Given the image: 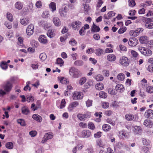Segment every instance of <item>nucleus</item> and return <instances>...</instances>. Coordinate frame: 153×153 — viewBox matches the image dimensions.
I'll return each instance as SVG.
<instances>
[{
	"label": "nucleus",
	"instance_id": "nucleus-1",
	"mask_svg": "<svg viewBox=\"0 0 153 153\" xmlns=\"http://www.w3.org/2000/svg\"><path fill=\"white\" fill-rule=\"evenodd\" d=\"M70 75L73 78H78L81 76L82 73L78 69L74 67H71L69 71Z\"/></svg>",
	"mask_w": 153,
	"mask_h": 153
},
{
	"label": "nucleus",
	"instance_id": "nucleus-2",
	"mask_svg": "<svg viewBox=\"0 0 153 153\" xmlns=\"http://www.w3.org/2000/svg\"><path fill=\"white\" fill-rule=\"evenodd\" d=\"M138 49L142 54L146 56H149L152 53V51L149 48L146 47L139 46Z\"/></svg>",
	"mask_w": 153,
	"mask_h": 153
},
{
	"label": "nucleus",
	"instance_id": "nucleus-3",
	"mask_svg": "<svg viewBox=\"0 0 153 153\" xmlns=\"http://www.w3.org/2000/svg\"><path fill=\"white\" fill-rule=\"evenodd\" d=\"M143 22L145 23V26L147 28H153V18H144L143 19Z\"/></svg>",
	"mask_w": 153,
	"mask_h": 153
},
{
	"label": "nucleus",
	"instance_id": "nucleus-4",
	"mask_svg": "<svg viewBox=\"0 0 153 153\" xmlns=\"http://www.w3.org/2000/svg\"><path fill=\"white\" fill-rule=\"evenodd\" d=\"M91 116V112L88 111L84 114L79 113L77 115L78 119L81 121L85 120L86 119L90 118Z\"/></svg>",
	"mask_w": 153,
	"mask_h": 153
},
{
	"label": "nucleus",
	"instance_id": "nucleus-5",
	"mask_svg": "<svg viewBox=\"0 0 153 153\" xmlns=\"http://www.w3.org/2000/svg\"><path fill=\"white\" fill-rule=\"evenodd\" d=\"M13 87L12 82L10 81H7L2 86L4 90L7 93H9Z\"/></svg>",
	"mask_w": 153,
	"mask_h": 153
},
{
	"label": "nucleus",
	"instance_id": "nucleus-6",
	"mask_svg": "<svg viewBox=\"0 0 153 153\" xmlns=\"http://www.w3.org/2000/svg\"><path fill=\"white\" fill-rule=\"evenodd\" d=\"M138 43V40L135 37H132L129 38L128 42V44L131 47H135Z\"/></svg>",
	"mask_w": 153,
	"mask_h": 153
},
{
	"label": "nucleus",
	"instance_id": "nucleus-7",
	"mask_svg": "<svg viewBox=\"0 0 153 153\" xmlns=\"http://www.w3.org/2000/svg\"><path fill=\"white\" fill-rule=\"evenodd\" d=\"M73 98L74 100L82 99L83 98V93L80 92L75 91L73 94Z\"/></svg>",
	"mask_w": 153,
	"mask_h": 153
},
{
	"label": "nucleus",
	"instance_id": "nucleus-8",
	"mask_svg": "<svg viewBox=\"0 0 153 153\" xmlns=\"http://www.w3.org/2000/svg\"><path fill=\"white\" fill-rule=\"evenodd\" d=\"M144 117L147 119H153V110L151 109L146 110L144 114Z\"/></svg>",
	"mask_w": 153,
	"mask_h": 153
},
{
	"label": "nucleus",
	"instance_id": "nucleus-9",
	"mask_svg": "<svg viewBox=\"0 0 153 153\" xmlns=\"http://www.w3.org/2000/svg\"><path fill=\"white\" fill-rule=\"evenodd\" d=\"M129 59L125 56H122L120 58V63L122 65L124 66H127L129 65Z\"/></svg>",
	"mask_w": 153,
	"mask_h": 153
},
{
	"label": "nucleus",
	"instance_id": "nucleus-10",
	"mask_svg": "<svg viewBox=\"0 0 153 153\" xmlns=\"http://www.w3.org/2000/svg\"><path fill=\"white\" fill-rule=\"evenodd\" d=\"M34 27L33 25L31 24L29 25L27 27L26 32L27 35L31 36L34 32Z\"/></svg>",
	"mask_w": 153,
	"mask_h": 153
},
{
	"label": "nucleus",
	"instance_id": "nucleus-11",
	"mask_svg": "<svg viewBox=\"0 0 153 153\" xmlns=\"http://www.w3.org/2000/svg\"><path fill=\"white\" fill-rule=\"evenodd\" d=\"M81 24V22L78 21L72 22L71 25L74 30H78Z\"/></svg>",
	"mask_w": 153,
	"mask_h": 153
},
{
	"label": "nucleus",
	"instance_id": "nucleus-12",
	"mask_svg": "<svg viewBox=\"0 0 153 153\" xmlns=\"http://www.w3.org/2000/svg\"><path fill=\"white\" fill-rule=\"evenodd\" d=\"M79 105V102L77 101H74L72 102L69 105L68 107V111L71 112L72 111L74 108L76 107Z\"/></svg>",
	"mask_w": 153,
	"mask_h": 153
},
{
	"label": "nucleus",
	"instance_id": "nucleus-13",
	"mask_svg": "<svg viewBox=\"0 0 153 153\" xmlns=\"http://www.w3.org/2000/svg\"><path fill=\"white\" fill-rule=\"evenodd\" d=\"M53 137V135L52 133H46L43 138V139L42 141V143H44L48 140L51 139Z\"/></svg>",
	"mask_w": 153,
	"mask_h": 153
},
{
	"label": "nucleus",
	"instance_id": "nucleus-14",
	"mask_svg": "<svg viewBox=\"0 0 153 153\" xmlns=\"http://www.w3.org/2000/svg\"><path fill=\"white\" fill-rule=\"evenodd\" d=\"M143 125L148 128H152L153 127V123L150 119L145 120L143 122Z\"/></svg>",
	"mask_w": 153,
	"mask_h": 153
},
{
	"label": "nucleus",
	"instance_id": "nucleus-15",
	"mask_svg": "<svg viewBox=\"0 0 153 153\" xmlns=\"http://www.w3.org/2000/svg\"><path fill=\"white\" fill-rule=\"evenodd\" d=\"M30 20L28 17H24L20 19V22L22 25L26 26L30 22Z\"/></svg>",
	"mask_w": 153,
	"mask_h": 153
},
{
	"label": "nucleus",
	"instance_id": "nucleus-16",
	"mask_svg": "<svg viewBox=\"0 0 153 153\" xmlns=\"http://www.w3.org/2000/svg\"><path fill=\"white\" fill-rule=\"evenodd\" d=\"M39 40L42 44H46L48 42V40L45 36L43 35H41L39 38Z\"/></svg>",
	"mask_w": 153,
	"mask_h": 153
},
{
	"label": "nucleus",
	"instance_id": "nucleus-17",
	"mask_svg": "<svg viewBox=\"0 0 153 153\" xmlns=\"http://www.w3.org/2000/svg\"><path fill=\"white\" fill-rule=\"evenodd\" d=\"M115 89L116 91L120 93L122 92L125 90L124 86L121 84H117L115 87Z\"/></svg>",
	"mask_w": 153,
	"mask_h": 153
},
{
	"label": "nucleus",
	"instance_id": "nucleus-18",
	"mask_svg": "<svg viewBox=\"0 0 153 153\" xmlns=\"http://www.w3.org/2000/svg\"><path fill=\"white\" fill-rule=\"evenodd\" d=\"M115 13L113 11H110L108 12L107 15H105L104 16V18L105 19H109L114 16Z\"/></svg>",
	"mask_w": 153,
	"mask_h": 153
},
{
	"label": "nucleus",
	"instance_id": "nucleus-19",
	"mask_svg": "<svg viewBox=\"0 0 153 153\" xmlns=\"http://www.w3.org/2000/svg\"><path fill=\"white\" fill-rule=\"evenodd\" d=\"M58 79L62 84L67 85L69 83L68 79L64 77H58Z\"/></svg>",
	"mask_w": 153,
	"mask_h": 153
},
{
	"label": "nucleus",
	"instance_id": "nucleus-20",
	"mask_svg": "<svg viewBox=\"0 0 153 153\" xmlns=\"http://www.w3.org/2000/svg\"><path fill=\"white\" fill-rule=\"evenodd\" d=\"M91 132L89 130H84L82 131V136L84 138H87L91 135Z\"/></svg>",
	"mask_w": 153,
	"mask_h": 153
},
{
	"label": "nucleus",
	"instance_id": "nucleus-21",
	"mask_svg": "<svg viewBox=\"0 0 153 153\" xmlns=\"http://www.w3.org/2000/svg\"><path fill=\"white\" fill-rule=\"evenodd\" d=\"M139 40L141 44H146L148 42V37L146 36H142L140 37Z\"/></svg>",
	"mask_w": 153,
	"mask_h": 153
},
{
	"label": "nucleus",
	"instance_id": "nucleus-22",
	"mask_svg": "<svg viewBox=\"0 0 153 153\" xmlns=\"http://www.w3.org/2000/svg\"><path fill=\"white\" fill-rule=\"evenodd\" d=\"M116 56L114 54H109L107 56V60L109 62H114L116 59Z\"/></svg>",
	"mask_w": 153,
	"mask_h": 153
},
{
	"label": "nucleus",
	"instance_id": "nucleus-23",
	"mask_svg": "<svg viewBox=\"0 0 153 153\" xmlns=\"http://www.w3.org/2000/svg\"><path fill=\"white\" fill-rule=\"evenodd\" d=\"M49 7L52 12H54L56 10V3L53 2H51L49 5Z\"/></svg>",
	"mask_w": 153,
	"mask_h": 153
},
{
	"label": "nucleus",
	"instance_id": "nucleus-24",
	"mask_svg": "<svg viewBox=\"0 0 153 153\" xmlns=\"http://www.w3.org/2000/svg\"><path fill=\"white\" fill-rule=\"evenodd\" d=\"M91 29V30L92 32H99L100 30L99 27L96 25L94 23L93 24Z\"/></svg>",
	"mask_w": 153,
	"mask_h": 153
},
{
	"label": "nucleus",
	"instance_id": "nucleus-25",
	"mask_svg": "<svg viewBox=\"0 0 153 153\" xmlns=\"http://www.w3.org/2000/svg\"><path fill=\"white\" fill-rule=\"evenodd\" d=\"M47 34L48 36L50 38L53 37L55 35L54 30L53 29H49L48 30Z\"/></svg>",
	"mask_w": 153,
	"mask_h": 153
},
{
	"label": "nucleus",
	"instance_id": "nucleus-26",
	"mask_svg": "<svg viewBox=\"0 0 153 153\" xmlns=\"http://www.w3.org/2000/svg\"><path fill=\"white\" fill-rule=\"evenodd\" d=\"M53 22L56 26H60L61 24L60 19L57 17H54L53 18Z\"/></svg>",
	"mask_w": 153,
	"mask_h": 153
},
{
	"label": "nucleus",
	"instance_id": "nucleus-27",
	"mask_svg": "<svg viewBox=\"0 0 153 153\" xmlns=\"http://www.w3.org/2000/svg\"><path fill=\"white\" fill-rule=\"evenodd\" d=\"M32 118L33 119L38 122H41L42 121V117L37 114H34L33 115Z\"/></svg>",
	"mask_w": 153,
	"mask_h": 153
},
{
	"label": "nucleus",
	"instance_id": "nucleus-28",
	"mask_svg": "<svg viewBox=\"0 0 153 153\" xmlns=\"http://www.w3.org/2000/svg\"><path fill=\"white\" fill-rule=\"evenodd\" d=\"M95 88L98 90H102L104 88L103 84L101 82H98L96 84Z\"/></svg>",
	"mask_w": 153,
	"mask_h": 153
},
{
	"label": "nucleus",
	"instance_id": "nucleus-29",
	"mask_svg": "<svg viewBox=\"0 0 153 153\" xmlns=\"http://www.w3.org/2000/svg\"><path fill=\"white\" fill-rule=\"evenodd\" d=\"M15 6L16 8L19 10H21L23 7V3L20 1H17L15 3Z\"/></svg>",
	"mask_w": 153,
	"mask_h": 153
},
{
	"label": "nucleus",
	"instance_id": "nucleus-30",
	"mask_svg": "<svg viewBox=\"0 0 153 153\" xmlns=\"http://www.w3.org/2000/svg\"><path fill=\"white\" fill-rule=\"evenodd\" d=\"M21 110L22 113L25 115H28L30 113L29 108L26 106L22 107Z\"/></svg>",
	"mask_w": 153,
	"mask_h": 153
},
{
	"label": "nucleus",
	"instance_id": "nucleus-31",
	"mask_svg": "<svg viewBox=\"0 0 153 153\" xmlns=\"http://www.w3.org/2000/svg\"><path fill=\"white\" fill-rule=\"evenodd\" d=\"M102 113L101 112H99V113L97 112L95 114V116L96 117H98V118H96L95 120L97 122H100L101 120V118L102 117L101 114Z\"/></svg>",
	"mask_w": 153,
	"mask_h": 153
},
{
	"label": "nucleus",
	"instance_id": "nucleus-32",
	"mask_svg": "<svg viewBox=\"0 0 153 153\" xmlns=\"http://www.w3.org/2000/svg\"><path fill=\"white\" fill-rule=\"evenodd\" d=\"M94 52L96 55L98 56L101 55L103 53L102 49L100 48L96 49Z\"/></svg>",
	"mask_w": 153,
	"mask_h": 153
},
{
	"label": "nucleus",
	"instance_id": "nucleus-33",
	"mask_svg": "<svg viewBox=\"0 0 153 153\" xmlns=\"http://www.w3.org/2000/svg\"><path fill=\"white\" fill-rule=\"evenodd\" d=\"M103 130L105 131H110L111 129V126L108 124H105L102 126Z\"/></svg>",
	"mask_w": 153,
	"mask_h": 153
},
{
	"label": "nucleus",
	"instance_id": "nucleus-34",
	"mask_svg": "<svg viewBox=\"0 0 153 153\" xmlns=\"http://www.w3.org/2000/svg\"><path fill=\"white\" fill-rule=\"evenodd\" d=\"M59 13L62 16H65L67 14V10L64 9L62 8L59 10Z\"/></svg>",
	"mask_w": 153,
	"mask_h": 153
},
{
	"label": "nucleus",
	"instance_id": "nucleus-35",
	"mask_svg": "<svg viewBox=\"0 0 153 153\" xmlns=\"http://www.w3.org/2000/svg\"><path fill=\"white\" fill-rule=\"evenodd\" d=\"M96 143L97 146L99 147L103 148L104 146L102 140L100 139H98L96 140Z\"/></svg>",
	"mask_w": 153,
	"mask_h": 153
},
{
	"label": "nucleus",
	"instance_id": "nucleus-36",
	"mask_svg": "<svg viewBox=\"0 0 153 153\" xmlns=\"http://www.w3.org/2000/svg\"><path fill=\"white\" fill-rule=\"evenodd\" d=\"M18 44L19 46L22 47L23 46V40L24 39L22 37H19L18 39Z\"/></svg>",
	"mask_w": 153,
	"mask_h": 153
},
{
	"label": "nucleus",
	"instance_id": "nucleus-37",
	"mask_svg": "<svg viewBox=\"0 0 153 153\" xmlns=\"http://www.w3.org/2000/svg\"><path fill=\"white\" fill-rule=\"evenodd\" d=\"M94 78L96 80L99 81H102L104 79V77L102 75L100 74H98L95 76Z\"/></svg>",
	"mask_w": 153,
	"mask_h": 153
},
{
	"label": "nucleus",
	"instance_id": "nucleus-38",
	"mask_svg": "<svg viewBox=\"0 0 153 153\" xmlns=\"http://www.w3.org/2000/svg\"><path fill=\"white\" fill-rule=\"evenodd\" d=\"M6 17L7 19L10 22H12L13 20V16L12 14L9 12L7 13Z\"/></svg>",
	"mask_w": 153,
	"mask_h": 153
},
{
	"label": "nucleus",
	"instance_id": "nucleus-39",
	"mask_svg": "<svg viewBox=\"0 0 153 153\" xmlns=\"http://www.w3.org/2000/svg\"><path fill=\"white\" fill-rule=\"evenodd\" d=\"M127 120L130 121L132 120L134 118V116L130 114H127L125 116Z\"/></svg>",
	"mask_w": 153,
	"mask_h": 153
},
{
	"label": "nucleus",
	"instance_id": "nucleus-40",
	"mask_svg": "<svg viewBox=\"0 0 153 153\" xmlns=\"http://www.w3.org/2000/svg\"><path fill=\"white\" fill-rule=\"evenodd\" d=\"M17 123L20 124L22 126H26V123L24 120L19 119L17 120Z\"/></svg>",
	"mask_w": 153,
	"mask_h": 153
},
{
	"label": "nucleus",
	"instance_id": "nucleus-41",
	"mask_svg": "<svg viewBox=\"0 0 153 153\" xmlns=\"http://www.w3.org/2000/svg\"><path fill=\"white\" fill-rule=\"evenodd\" d=\"M83 5L84 6V13L85 14L87 13L90 9V7L89 5L85 4H83Z\"/></svg>",
	"mask_w": 153,
	"mask_h": 153
},
{
	"label": "nucleus",
	"instance_id": "nucleus-42",
	"mask_svg": "<svg viewBox=\"0 0 153 153\" xmlns=\"http://www.w3.org/2000/svg\"><path fill=\"white\" fill-rule=\"evenodd\" d=\"M99 97L102 98H105L107 97V94L105 92L100 91L99 93Z\"/></svg>",
	"mask_w": 153,
	"mask_h": 153
},
{
	"label": "nucleus",
	"instance_id": "nucleus-43",
	"mask_svg": "<svg viewBox=\"0 0 153 153\" xmlns=\"http://www.w3.org/2000/svg\"><path fill=\"white\" fill-rule=\"evenodd\" d=\"M5 146L8 149H12L13 147V143L11 142L7 143L5 144Z\"/></svg>",
	"mask_w": 153,
	"mask_h": 153
},
{
	"label": "nucleus",
	"instance_id": "nucleus-44",
	"mask_svg": "<svg viewBox=\"0 0 153 153\" xmlns=\"http://www.w3.org/2000/svg\"><path fill=\"white\" fill-rule=\"evenodd\" d=\"M56 63L57 64L60 65V66H62L63 65L64 62L62 58H59L56 59Z\"/></svg>",
	"mask_w": 153,
	"mask_h": 153
},
{
	"label": "nucleus",
	"instance_id": "nucleus-45",
	"mask_svg": "<svg viewBox=\"0 0 153 153\" xmlns=\"http://www.w3.org/2000/svg\"><path fill=\"white\" fill-rule=\"evenodd\" d=\"M74 65L76 66H81L83 65V62L80 60H77L74 63Z\"/></svg>",
	"mask_w": 153,
	"mask_h": 153
},
{
	"label": "nucleus",
	"instance_id": "nucleus-46",
	"mask_svg": "<svg viewBox=\"0 0 153 153\" xmlns=\"http://www.w3.org/2000/svg\"><path fill=\"white\" fill-rule=\"evenodd\" d=\"M0 66L1 68L4 70H6L8 68L7 63H6V62L4 61L2 62L1 63Z\"/></svg>",
	"mask_w": 153,
	"mask_h": 153
},
{
	"label": "nucleus",
	"instance_id": "nucleus-47",
	"mask_svg": "<svg viewBox=\"0 0 153 153\" xmlns=\"http://www.w3.org/2000/svg\"><path fill=\"white\" fill-rule=\"evenodd\" d=\"M117 78L119 80L122 81L125 78V75L123 73H120L118 74Z\"/></svg>",
	"mask_w": 153,
	"mask_h": 153
},
{
	"label": "nucleus",
	"instance_id": "nucleus-48",
	"mask_svg": "<svg viewBox=\"0 0 153 153\" xmlns=\"http://www.w3.org/2000/svg\"><path fill=\"white\" fill-rule=\"evenodd\" d=\"M40 108L39 105L36 106L34 103H32L31 106V108L32 109L33 111L37 110L38 108Z\"/></svg>",
	"mask_w": 153,
	"mask_h": 153
},
{
	"label": "nucleus",
	"instance_id": "nucleus-49",
	"mask_svg": "<svg viewBox=\"0 0 153 153\" xmlns=\"http://www.w3.org/2000/svg\"><path fill=\"white\" fill-rule=\"evenodd\" d=\"M39 57L41 60L44 61L46 59L47 56L45 53H42L40 54Z\"/></svg>",
	"mask_w": 153,
	"mask_h": 153
},
{
	"label": "nucleus",
	"instance_id": "nucleus-50",
	"mask_svg": "<svg viewBox=\"0 0 153 153\" xmlns=\"http://www.w3.org/2000/svg\"><path fill=\"white\" fill-rule=\"evenodd\" d=\"M146 91L149 93L151 94L153 93V87L149 86L146 87Z\"/></svg>",
	"mask_w": 153,
	"mask_h": 153
},
{
	"label": "nucleus",
	"instance_id": "nucleus-51",
	"mask_svg": "<svg viewBox=\"0 0 153 153\" xmlns=\"http://www.w3.org/2000/svg\"><path fill=\"white\" fill-rule=\"evenodd\" d=\"M66 102L65 100L64 99H62L61 101L60 104L59 105L60 108L62 109L65 106Z\"/></svg>",
	"mask_w": 153,
	"mask_h": 153
},
{
	"label": "nucleus",
	"instance_id": "nucleus-52",
	"mask_svg": "<svg viewBox=\"0 0 153 153\" xmlns=\"http://www.w3.org/2000/svg\"><path fill=\"white\" fill-rule=\"evenodd\" d=\"M44 23L45 24L44 25V27L45 29H48L49 27V26L48 25V24L47 23H45L44 22V21L42 20L41 21H40L39 22V25H42V24H43Z\"/></svg>",
	"mask_w": 153,
	"mask_h": 153
},
{
	"label": "nucleus",
	"instance_id": "nucleus-53",
	"mask_svg": "<svg viewBox=\"0 0 153 153\" xmlns=\"http://www.w3.org/2000/svg\"><path fill=\"white\" fill-rule=\"evenodd\" d=\"M108 93L111 95H115L116 94V93L113 88H108Z\"/></svg>",
	"mask_w": 153,
	"mask_h": 153
},
{
	"label": "nucleus",
	"instance_id": "nucleus-54",
	"mask_svg": "<svg viewBox=\"0 0 153 153\" xmlns=\"http://www.w3.org/2000/svg\"><path fill=\"white\" fill-rule=\"evenodd\" d=\"M128 5L130 7H133L136 5L134 0H129Z\"/></svg>",
	"mask_w": 153,
	"mask_h": 153
},
{
	"label": "nucleus",
	"instance_id": "nucleus-55",
	"mask_svg": "<svg viewBox=\"0 0 153 153\" xmlns=\"http://www.w3.org/2000/svg\"><path fill=\"white\" fill-rule=\"evenodd\" d=\"M30 44L32 46H33L36 47H37L39 46L38 42L34 40H32L30 42Z\"/></svg>",
	"mask_w": 153,
	"mask_h": 153
},
{
	"label": "nucleus",
	"instance_id": "nucleus-56",
	"mask_svg": "<svg viewBox=\"0 0 153 153\" xmlns=\"http://www.w3.org/2000/svg\"><path fill=\"white\" fill-rule=\"evenodd\" d=\"M131 55L134 58H137L138 56V53L134 50H131Z\"/></svg>",
	"mask_w": 153,
	"mask_h": 153
},
{
	"label": "nucleus",
	"instance_id": "nucleus-57",
	"mask_svg": "<svg viewBox=\"0 0 153 153\" xmlns=\"http://www.w3.org/2000/svg\"><path fill=\"white\" fill-rule=\"evenodd\" d=\"M119 47L120 50L121 51H126L127 50L126 47L123 45L120 44L119 45Z\"/></svg>",
	"mask_w": 153,
	"mask_h": 153
},
{
	"label": "nucleus",
	"instance_id": "nucleus-58",
	"mask_svg": "<svg viewBox=\"0 0 153 153\" xmlns=\"http://www.w3.org/2000/svg\"><path fill=\"white\" fill-rule=\"evenodd\" d=\"M88 128H89L94 130L95 128V126L94 124L92 122H90L88 124Z\"/></svg>",
	"mask_w": 153,
	"mask_h": 153
},
{
	"label": "nucleus",
	"instance_id": "nucleus-59",
	"mask_svg": "<svg viewBox=\"0 0 153 153\" xmlns=\"http://www.w3.org/2000/svg\"><path fill=\"white\" fill-rule=\"evenodd\" d=\"M86 79L85 77H82L79 80V84L80 85L83 84L86 81Z\"/></svg>",
	"mask_w": 153,
	"mask_h": 153
},
{
	"label": "nucleus",
	"instance_id": "nucleus-60",
	"mask_svg": "<svg viewBox=\"0 0 153 153\" xmlns=\"http://www.w3.org/2000/svg\"><path fill=\"white\" fill-rule=\"evenodd\" d=\"M102 106L103 108H107L109 107V103L106 102H102Z\"/></svg>",
	"mask_w": 153,
	"mask_h": 153
},
{
	"label": "nucleus",
	"instance_id": "nucleus-61",
	"mask_svg": "<svg viewBox=\"0 0 153 153\" xmlns=\"http://www.w3.org/2000/svg\"><path fill=\"white\" fill-rule=\"evenodd\" d=\"M93 101L92 100L88 99L86 102V104L87 107H89L92 105Z\"/></svg>",
	"mask_w": 153,
	"mask_h": 153
},
{
	"label": "nucleus",
	"instance_id": "nucleus-62",
	"mask_svg": "<svg viewBox=\"0 0 153 153\" xmlns=\"http://www.w3.org/2000/svg\"><path fill=\"white\" fill-rule=\"evenodd\" d=\"M91 81H88L84 85V87L85 89H87L89 88L91 85Z\"/></svg>",
	"mask_w": 153,
	"mask_h": 153
},
{
	"label": "nucleus",
	"instance_id": "nucleus-63",
	"mask_svg": "<svg viewBox=\"0 0 153 153\" xmlns=\"http://www.w3.org/2000/svg\"><path fill=\"white\" fill-rule=\"evenodd\" d=\"M49 15V12L47 11H44L42 14V17L45 18H47L48 17Z\"/></svg>",
	"mask_w": 153,
	"mask_h": 153
},
{
	"label": "nucleus",
	"instance_id": "nucleus-64",
	"mask_svg": "<svg viewBox=\"0 0 153 153\" xmlns=\"http://www.w3.org/2000/svg\"><path fill=\"white\" fill-rule=\"evenodd\" d=\"M126 30V27H123L120 29L118 31V33L120 34H122L125 32Z\"/></svg>",
	"mask_w": 153,
	"mask_h": 153
}]
</instances>
